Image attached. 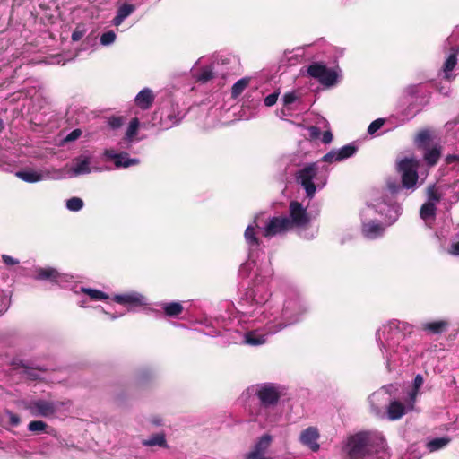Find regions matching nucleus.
<instances>
[{"label": "nucleus", "instance_id": "f257e3e1", "mask_svg": "<svg viewBox=\"0 0 459 459\" xmlns=\"http://www.w3.org/2000/svg\"><path fill=\"white\" fill-rule=\"evenodd\" d=\"M420 161L414 157L403 158L397 163L398 172L402 178V186L396 183H388L385 193L376 196L361 212V231L365 238L375 239L383 236L385 227L371 219L375 213L384 217L388 225L395 222L402 212V207L393 202L389 195L398 194L402 188L414 191L418 184V169Z\"/></svg>", "mask_w": 459, "mask_h": 459}, {"label": "nucleus", "instance_id": "f03ea898", "mask_svg": "<svg viewBox=\"0 0 459 459\" xmlns=\"http://www.w3.org/2000/svg\"><path fill=\"white\" fill-rule=\"evenodd\" d=\"M259 281L257 275L256 282L247 291V297L255 304H262L260 313L272 316L267 327L269 333H277L298 323L307 312L308 307L298 292L290 291L285 297L281 293L269 294L266 285Z\"/></svg>", "mask_w": 459, "mask_h": 459}, {"label": "nucleus", "instance_id": "7ed1b4c3", "mask_svg": "<svg viewBox=\"0 0 459 459\" xmlns=\"http://www.w3.org/2000/svg\"><path fill=\"white\" fill-rule=\"evenodd\" d=\"M411 333V325L398 320L388 322L377 331V340L380 343L389 370L401 363L407 355V337Z\"/></svg>", "mask_w": 459, "mask_h": 459}, {"label": "nucleus", "instance_id": "20e7f679", "mask_svg": "<svg viewBox=\"0 0 459 459\" xmlns=\"http://www.w3.org/2000/svg\"><path fill=\"white\" fill-rule=\"evenodd\" d=\"M343 459H389L386 442L378 431H359L343 441Z\"/></svg>", "mask_w": 459, "mask_h": 459}, {"label": "nucleus", "instance_id": "39448f33", "mask_svg": "<svg viewBox=\"0 0 459 459\" xmlns=\"http://www.w3.org/2000/svg\"><path fill=\"white\" fill-rule=\"evenodd\" d=\"M245 299L250 306V309L243 312V316L247 317V320L252 323H261L264 325L263 327H257L255 329L247 331L244 335V341L247 344L252 346H258L266 342L268 336L273 335L274 333H269L267 327L269 321L272 316H266L265 313H260L262 304H255L252 302L250 299H247V293L245 294Z\"/></svg>", "mask_w": 459, "mask_h": 459}, {"label": "nucleus", "instance_id": "423d86ee", "mask_svg": "<svg viewBox=\"0 0 459 459\" xmlns=\"http://www.w3.org/2000/svg\"><path fill=\"white\" fill-rule=\"evenodd\" d=\"M327 176L318 174L316 163H311L298 172L297 181L304 187L307 196L312 198L316 187L322 188L326 184Z\"/></svg>", "mask_w": 459, "mask_h": 459}, {"label": "nucleus", "instance_id": "0eeeda50", "mask_svg": "<svg viewBox=\"0 0 459 459\" xmlns=\"http://www.w3.org/2000/svg\"><path fill=\"white\" fill-rule=\"evenodd\" d=\"M260 216H255L253 222L247 227L244 232L245 241L248 247L249 253L248 260L240 266L239 272L241 274L248 275V271L255 264V253L260 247V240L257 237L256 229L260 228Z\"/></svg>", "mask_w": 459, "mask_h": 459}, {"label": "nucleus", "instance_id": "6e6552de", "mask_svg": "<svg viewBox=\"0 0 459 459\" xmlns=\"http://www.w3.org/2000/svg\"><path fill=\"white\" fill-rule=\"evenodd\" d=\"M255 394L257 395L262 408L258 414V420L262 421L264 415L266 414L270 406L276 404L281 397V392L279 386L273 384H264L256 385Z\"/></svg>", "mask_w": 459, "mask_h": 459}, {"label": "nucleus", "instance_id": "1a4fd4ad", "mask_svg": "<svg viewBox=\"0 0 459 459\" xmlns=\"http://www.w3.org/2000/svg\"><path fill=\"white\" fill-rule=\"evenodd\" d=\"M65 178H75L81 175L90 174L92 171H99L98 168L91 166V155L82 153L75 157L70 166H66L65 169Z\"/></svg>", "mask_w": 459, "mask_h": 459}, {"label": "nucleus", "instance_id": "9d476101", "mask_svg": "<svg viewBox=\"0 0 459 459\" xmlns=\"http://www.w3.org/2000/svg\"><path fill=\"white\" fill-rule=\"evenodd\" d=\"M61 405L59 402L38 399L27 402L25 408L34 417L49 418L60 410Z\"/></svg>", "mask_w": 459, "mask_h": 459}, {"label": "nucleus", "instance_id": "9b49d317", "mask_svg": "<svg viewBox=\"0 0 459 459\" xmlns=\"http://www.w3.org/2000/svg\"><path fill=\"white\" fill-rule=\"evenodd\" d=\"M289 224L290 230L304 229L310 222V217L307 212V208L297 201L290 204Z\"/></svg>", "mask_w": 459, "mask_h": 459}, {"label": "nucleus", "instance_id": "f8f14e48", "mask_svg": "<svg viewBox=\"0 0 459 459\" xmlns=\"http://www.w3.org/2000/svg\"><path fill=\"white\" fill-rule=\"evenodd\" d=\"M263 229V235L265 238H273L277 235H282L290 230L288 216L270 217Z\"/></svg>", "mask_w": 459, "mask_h": 459}, {"label": "nucleus", "instance_id": "ddd939ff", "mask_svg": "<svg viewBox=\"0 0 459 459\" xmlns=\"http://www.w3.org/2000/svg\"><path fill=\"white\" fill-rule=\"evenodd\" d=\"M307 74L325 86L333 85L337 79L336 72L327 68L321 63H314L309 65L307 68Z\"/></svg>", "mask_w": 459, "mask_h": 459}, {"label": "nucleus", "instance_id": "4468645a", "mask_svg": "<svg viewBox=\"0 0 459 459\" xmlns=\"http://www.w3.org/2000/svg\"><path fill=\"white\" fill-rule=\"evenodd\" d=\"M320 431L317 427L309 426L300 431L299 442L311 452L316 453L320 449Z\"/></svg>", "mask_w": 459, "mask_h": 459}, {"label": "nucleus", "instance_id": "2eb2a0df", "mask_svg": "<svg viewBox=\"0 0 459 459\" xmlns=\"http://www.w3.org/2000/svg\"><path fill=\"white\" fill-rule=\"evenodd\" d=\"M36 278L38 280L49 281L51 282H55L63 288H67L68 283L73 279V276L60 273L57 270L48 267V268H39L37 269Z\"/></svg>", "mask_w": 459, "mask_h": 459}, {"label": "nucleus", "instance_id": "dca6fc26", "mask_svg": "<svg viewBox=\"0 0 459 459\" xmlns=\"http://www.w3.org/2000/svg\"><path fill=\"white\" fill-rule=\"evenodd\" d=\"M358 146L355 143H351L340 149H333L325 154L321 160L327 163L340 162L355 155Z\"/></svg>", "mask_w": 459, "mask_h": 459}, {"label": "nucleus", "instance_id": "f3484780", "mask_svg": "<svg viewBox=\"0 0 459 459\" xmlns=\"http://www.w3.org/2000/svg\"><path fill=\"white\" fill-rule=\"evenodd\" d=\"M103 158L106 160H113L116 168H128L138 165L140 160L137 158H130L127 152H117L113 149H106L103 152Z\"/></svg>", "mask_w": 459, "mask_h": 459}, {"label": "nucleus", "instance_id": "a211bd4d", "mask_svg": "<svg viewBox=\"0 0 459 459\" xmlns=\"http://www.w3.org/2000/svg\"><path fill=\"white\" fill-rule=\"evenodd\" d=\"M182 117L178 108L171 107L161 110L159 124L154 123L153 126H159L160 129L166 130L177 126L181 121Z\"/></svg>", "mask_w": 459, "mask_h": 459}, {"label": "nucleus", "instance_id": "6ab92c4d", "mask_svg": "<svg viewBox=\"0 0 459 459\" xmlns=\"http://www.w3.org/2000/svg\"><path fill=\"white\" fill-rule=\"evenodd\" d=\"M410 398L407 397L405 403H402L399 401H392L387 407V417L391 420H396L401 419L405 413L412 411L414 408H409Z\"/></svg>", "mask_w": 459, "mask_h": 459}, {"label": "nucleus", "instance_id": "aec40b11", "mask_svg": "<svg viewBox=\"0 0 459 459\" xmlns=\"http://www.w3.org/2000/svg\"><path fill=\"white\" fill-rule=\"evenodd\" d=\"M113 300L118 304L130 306H143L147 304L145 297L138 292L117 294L114 296Z\"/></svg>", "mask_w": 459, "mask_h": 459}, {"label": "nucleus", "instance_id": "412c9836", "mask_svg": "<svg viewBox=\"0 0 459 459\" xmlns=\"http://www.w3.org/2000/svg\"><path fill=\"white\" fill-rule=\"evenodd\" d=\"M16 176L22 180L28 183H36L45 179L53 178L49 171L35 170V169H23L18 171Z\"/></svg>", "mask_w": 459, "mask_h": 459}, {"label": "nucleus", "instance_id": "4be33fe9", "mask_svg": "<svg viewBox=\"0 0 459 459\" xmlns=\"http://www.w3.org/2000/svg\"><path fill=\"white\" fill-rule=\"evenodd\" d=\"M139 125L140 123L137 117H134L130 121L123 141L118 143L119 149H128L131 147L132 143L136 141L135 136L137 134Z\"/></svg>", "mask_w": 459, "mask_h": 459}, {"label": "nucleus", "instance_id": "5701e85b", "mask_svg": "<svg viewBox=\"0 0 459 459\" xmlns=\"http://www.w3.org/2000/svg\"><path fill=\"white\" fill-rule=\"evenodd\" d=\"M459 54L458 48H452V52L445 61L443 65V74H444V79H446L448 82H451L455 79V74H453L452 72L454 68L455 67V65L457 63V56Z\"/></svg>", "mask_w": 459, "mask_h": 459}, {"label": "nucleus", "instance_id": "b1692460", "mask_svg": "<svg viewBox=\"0 0 459 459\" xmlns=\"http://www.w3.org/2000/svg\"><path fill=\"white\" fill-rule=\"evenodd\" d=\"M368 400L372 411L377 416H382L384 413L382 411V405L386 401V392L384 390L375 392L369 396Z\"/></svg>", "mask_w": 459, "mask_h": 459}, {"label": "nucleus", "instance_id": "393cba45", "mask_svg": "<svg viewBox=\"0 0 459 459\" xmlns=\"http://www.w3.org/2000/svg\"><path fill=\"white\" fill-rule=\"evenodd\" d=\"M153 100L154 95L148 88L143 89L134 99L135 104L142 109L150 108Z\"/></svg>", "mask_w": 459, "mask_h": 459}, {"label": "nucleus", "instance_id": "a878e982", "mask_svg": "<svg viewBox=\"0 0 459 459\" xmlns=\"http://www.w3.org/2000/svg\"><path fill=\"white\" fill-rule=\"evenodd\" d=\"M135 10V6L132 4H123L117 9V14L112 20V24L116 27L121 25V23L131 15Z\"/></svg>", "mask_w": 459, "mask_h": 459}, {"label": "nucleus", "instance_id": "bb28decb", "mask_svg": "<svg viewBox=\"0 0 459 459\" xmlns=\"http://www.w3.org/2000/svg\"><path fill=\"white\" fill-rule=\"evenodd\" d=\"M272 442L273 437L270 434H264L255 441L251 450L266 455Z\"/></svg>", "mask_w": 459, "mask_h": 459}, {"label": "nucleus", "instance_id": "cd10ccee", "mask_svg": "<svg viewBox=\"0 0 459 459\" xmlns=\"http://www.w3.org/2000/svg\"><path fill=\"white\" fill-rule=\"evenodd\" d=\"M449 324L446 320H438L434 322H426L421 324V329L431 333L438 334L445 332Z\"/></svg>", "mask_w": 459, "mask_h": 459}, {"label": "nucleus", "instance_id": "c85d7f7f", "mask_svg": "<svg viewBox=\"0 0 459 459\" xmlns=\"http://www.w3.org/2000/svg\"><path fill=\"white\" fill-rule=\"evenodd\" d=\"M142 445L143 446L153 447L159 446L162 448H167L168 444L166 440V437L164 433H157L151 436L149 438L143 439Z\"/></svg>", "mask_w": 459, "mask_h": 459}, {"label": "nucleus", "instance_id": "c756f323", "mask_svg": "<svg viewBox=\"0 0 459 459\" xmlns=\"http://www.w3.org/2000/svg\"><path fill=\"white\" fill-rule=\"evenodd\" d=\"M424 383V379L421 375H417L413 380V385L411 390L408 392V396L410 398V405L409 408H414L417 396L419 394V390L422 386Z\"/></svg>", "mask_w": 459, "mask_h": 459}, {"label": "nucleus", "instance_id": "7c9ffc66", "mask_svg": "<svg viewBox=\"0 0 459 459\" xmlns=\"http://www.w3.org/2000/svg\"><path fill=\"white\" fill-rule=\"evenodd\" d=\"M424 151L425 152H424L423 158H424V160L427 162V164L429 166L436 165L440 158V155H441L440 147L434 146L431 148H426V149H424Z\"/></svg>", "mask_w": 459, "mask_h": 459}, {"label": "nucleus", "instance_id": "2f4dec72", "mask_svg": "<svg viewBox=\"0 0 459 459\" xmlns=\"http://www.w3.org/2000/svg\"><path fill=\"white\" fill-rule=\"evenodd\" d=\"M450 441L451 439L447 437H437L429 440L426 444V447L430 453L436 452L446 446Z\"/></svg>", "mask_w": 459, "mask_h": 459}, {"label": "nucleus", "instance_id": "473e14b6", "mask_svg": "<svg viewBox=\"0 0 459 459\" xmlns=\"http://www.w3.org/2000/svg\"><path fill=\"white\" fill-rule=\"evenodd\" d=\"M250 82L249 78H241L240 80L237 81L231 89V95L232 98L236 99L238 98L248 86Z\"/></svg>", "mask_w": 459, "mask_h": 459}, {"label": "nucleus", "instance_id": "72a5a7b5", "mask_svg": "<svg viewBox=\"0 0 459 459\" xmlns=\"http://www.w3.org/2000/svg\"><path fill=\"white\" fill-rule=\"evenodd\" d=\"M163 310L168 316H177L183 311V307L179 302H169L163 304Z\"/></svg>", "mask_w": 459, "mask_h": 459}, {"label": "nucleus", "instance_id": "f704fd0d", "mask_svg": "<svg viewBox=\"0 0 459 459\" xmlns=\"http://www.w3.org/2000/svg\"><path fill=\"white\" fill-rule=\"evenodd\" d=\"M300 100L301 94L298 91H288L282 97L283 106L290 108L291 104L300 101Z\"/></svg>", "mask_w": 459, "mask_h": 459}, {"label": "nucleus", "instance_id": "c9c22d12", "mask_svg": "<svg viewBox=\"0 0 459 459\" xmlns=\"http://www.w3.org/2000/svg\"><path fill=\"white\" fill-rule=\"evenodd\" d=\"M81 292L87 294L92 300H105L108 299V296L106 293L95 289L82 287Z\"/></svg>", "mask_w": 459, "mask_h": 459}, {"label": "nucleus", "instance_id": "e433bc0d", "mask_svg": "<svg viewBox=\"0 0 459 459\" xmlns=\"http://www.w3.org/2000/svg\"><path fill=\"white\" fill-rule=\"evenodd\" d=\"M436 214V206L432 204L425 203L420 212V215L422 220L427 221L429 219H432L435 217Z\"/></svg>", "mask_w": 459, "mask_h": 459}, {"label": "nucleus", "instance_id": "4c0bfd02", "mask_svg": "<svg viewBox=\"0 0 459 459\" xmlns=\"http://www.w3.org/2000/svg\"><path fill=\"white\" fill-rule=\"evenodd\" d=\"M83 201L80 197H72L66 201L65 207L71 212H79L83 207Z\"/></svg>", "mask_w": 459, "mask_h": 459}, {"label": "nucleus", "instance_id": "58836bf2", "mask_svg": "<svg viewBox=\"0 0 459 459\" xmlns=\"http://www.w3.org/2000/svg\"><path fill=\"white\" fill-rule=\"evenodd\" d=\"M428 204H432L433 205H437V204L441 199V194L438 192L437 188L435 186H430L428 188Z\"/></svg>", "mask_w": 459, "mask_h": 459}, {"label": "nucleus", "instance_id": "ea45409f", "mask_svg": "<svg viewBox=\"0 0 459 459\" xmlns=\"http://www.w3.org/2000/svg\"><path fill=\"white\" fill-rule=\"evenodd\" d=\"M195 77L198 82L204 83L213 77V71L211 66H205L199 74H195Z\"/></svg>", "mask_w": 459, "mask_h": 459}, {"label": "nucleus", "instance_id": "a19ab883", "mask_svg": "<svg viewBox=\"0 0 459 459\" xmlns=\"http://www.w3.org/2000/svg\"><path fill=\"white\" fill-rule=\"evenodd\" d=\"M429 139H430L429 132L427 130H423L417 134V136L415 138V143L419 147L426 149L427 143H429Z\"/></svg>", "mask_w": 459, "mask_h": 459}, {"label": "nucleus", "instance_id": "79ce46f5", "mask_svg": "<svg viewBox=\"0 0 459 459\" xmlns=\"http://www.w3.org/2000/svg\"><path fill=\"white\" fill-rule=\"evenodd\" d=\"M47 428H48V425L42 420H33V421H30L28 425V429L30 432H34V433L46 432Z\"/></svg>", "mask_w": 459, "mask_h": 459}, {"label": "nucleus", "instance_id": "37998d69", "mask_svg": "<svg viewBox=\"0 0 459 459\" xmlns=\"http://www.w3.org/2000/svg\"><path fill=\"white\" fill-rule=\"evenodd\" d=\"M117 35L113 30H108L100 36V42L102 46H109L116 40Z\"/></svg>", "mask_w": 459, "mask_h": 459}, {"label": "nucleus", "instance_id": "c03bdc74", "mask_svg": "<svg viewBox=\"0 0 459 459\" xmlns=\"http://www.w3.org/2000/svg\"><path fill=\"white\" fill-rule=\"evenodd\" d=\"M385 124V119L377 118L374 120L368 127V133L373 135L377 130H379Z\"/></svg>", "mask_w": 459, "mask_h": 459}, {"label": "nucleus", "instance_id": "a18cd8bd", "mask_svg": "<svg viewBox=\"0 0 459 459\" xmlns=\"http://www.w3.org/2000/svg\"><path fill=\"white\" fill-rule=\"evenodd\" d=\"M279 94H280L279 91H274V92L269 94L268 96H266L264 100V105L266 107L273 106L278 100Z\"/></svg>", "mask_w": 459, "mask_h": 459}, {"label": "nucleus", "instance_id": "49530a36", "mask_svg": "<svg viewBox=\"0 0 459 459\" xmlns=\"http://www.w3.org/2000/svg\"><path fill=\"white\" fill-rule=\"evenodd\" d=\"M245 459H273V458L269 457L264 454H258L255 451L250 450L248 453L246 454Z\"/></svg>", "mask_w": 459, "mask_h": 459}, {"label": "nucleus", "instance_id": "de8ad7c7", "mask_svg": "<svg viewBox=\"0 0 459 459\" xmlns=\"http://www.w3.org/2000/svg\"><path fill=\"white\" fill-rule=\"evenodd\" d=\"M82 134V131L80 129H74L71 133H69L65 138V142H73L77 140Z\"/></svg>", "mask_w": 459, "mask_h": 459}, {"label": "nucleus", "instance_id": "09e8293b", "mask_svg": "<svg viewBox=\"0 0 459 459\" xmlns=\"http://www.w3.org/2000/svg\"><path fill=\"white\" fill-rule=\"evenodd\" d=\"M2 261L7 266H13L19 264V260L16 258H13L8 255H2Z\"/></svg>", "mask_w": 459, "mask_h": 459}, {"label": "nucleus", "instance_id": "8fccbe9b", "mask_svg": "<svg viewBox=\"0 0 459 459\" xmlns=\"http://www.w3.org/2000/svg\"><path fill=\"white\" fill-rule=\"evenodd\" d=\"M333 138V134H332L331 130H330V129H327V130H325V131L322 134L321 141H322V143H325V144H329V143H332Z\"/></svg>", "mask_w": 459, "mask_h": 459}, {"label": "nucleus", "instance_id": "3c124183", "mask_svg": "<svg viewBox=\"0 0 459 459\" xmlns=\"http://www.w3.org/2000/svg\"><path fill=\"white\" fill-rule=\"evenodd\" d=\"M309 136L312 139H317L321 135V131L317 126H312L308 127Z\"/></svg>", "mask_w": 459, "mask_h": 459}, {"label": "nucleus", "instance_id": "603ef678", "mask_svg": "<svg viewBox=\"0 0 459 459\" xmlns=\"http://www.w3.org/2000/svg\"><path fill=\"white\" fill-rule=\"evenodd\" d=\"M448 253L452 255H459V240L451 244Z\"/></svg>", "mask_w": 459, "mask_h": 459}, {"label": "nucleus", "instance_id": "864d4df0", "mask_svg": "<svg viewBox=\"0 0 459 459\" xmlns=\"http://www.w3.org/2000/svg\"><path fill=\"white\" fill-rule=\"evenodd\" d=\"M7 414L9 416L10 423L13 426H17L20 423V417L18 415L13 413L11 411H8Z\"/></svg>", "mask_w": 459, "mask_h": 459}, {"label": "nucleus", "instance_id": "5fc2aeb1", "mask_svg": "<svg viewBox=\"0 0 459 459\" xmlns=\"http://www.w3.org/2000/svg\"><path fill=\"white\" fill-rule=\"evenodd\" d=\"M418 85H410L405 89V92L408 95L413 96L418 92Z\"/></svg>", "mask_w": 459, "mask_h": 459}, {"label": "nucleus", "instance_id": "6e6d98bb", "mask_svg": "<svg viewBox=\"0 0 459 459\" xmlns=\"http://www.w3.org/2000/svg\"><path fill=\"white\" fill-rule=\"evenodd\" d=\"M438 91L444 96H448L450 94L451 90L449 86H440L438 88Z\"/></svg>", "mask_w": 459, "mask_h": 459}, {"label": "nucleus", "instance_id": "4d7b16f0", "mask_svg": "<svg viewBox=\"0 0 459 459\" xmlns=\"http://www.w3.org/2000/svg\"><path fill=\"white\" fill-rule=\"evenodd\" d=\"M82 34L79 31H74L72 34V39L74 41H78L82 38Z\"/></svg>", "mask_w": 459, "mask_h": 459}, {"label": "nucleus", "instance_id": "13d9d810", "mask_svg": "<svg viewBox=\"0 0 459 459\" xmlns=\"http://www.w3.org/2000/svg\"><path fill=\"white\" fill-rule=\"evenodd\" d=\"M277 422V419L276 418H270V419H264V424L266 426L268 425H273V424H275Z\"/></svg>", "mask_w": 459, "mask_h": 459}, {"label": "nucleus", "instance_id": "bf43d9fd", "mask_svg": "<svg viewBox=\"0 0 459 459\" xmlns=\"http://www.w3.org/2000/svg\"><path fill=\"white\" fill-rule=\"evenodd\" d=\"M105 314L108 315V312L104 311ZM123 314H119V315H110L109 314V316H110V319L114 320V319H117L118 318L119 316H121Z\"/></svg>", "mask_w": 459, "mask_h": 459}, {"label": "nucleus", "instance_id": "052dcab7", "mask_svg": "<svg viewBox=\"0 0 459 459\" xmlns=\"http://www.w3.org/2000/svg\"><path fill=\"white\" fill-rule=\"evenodd\" d=\"M271 274H272V270H271V268H267V270H266V275H265V276H264V278H265V277H269Z\"/></svg>", "mask_w": 459, "mask_h": 459}, {"label": "nucleus", "instance_id": "680f3d73", "mask_svg": "<svg viewBox=\"0 0 459 459\" xmlns=\"http://www.w3.org/2000/svg\"><path fill=\"white\" fill-rule=\"evenodd\" d=\"M79 304H80V307H86L85 302L82 301V300L80 301Z\"/></svg>", "mask_w": 459, "mask_h": 459}, {"label": "nucleus", "instance_id": "e2e57ef3", "mask_svg": "<svg viewBox=\"0 0 459 459\" xmlns=\"http://www.w3.org/2000/svg\"><path fill=\"white\" fill-rule=\"evenodd\" d=\"M324 126L328 127V122L325 119H323Z\"/></svg>", "mask_w": 459, "mask_h": 459}, {"label": "nucleus", "instance_id": "0e129e2a", "mask_svg": "<svg viewBox=\"0 0 459 459\" xmlns=\"http://www.w3.org/2000/svg\"><path fill=\"white\" fill-rule=\"evenodd\" d=\"M159 115V112L154 113V117H157Z\"/></svg>", "mask_w": 459, "mask_h": 459}, {"label": "nucleus", "instance_id": "69168bd1", "mask_svg": "<svg viewBox=\"0 0 459 459\" xmlns=\"http://www.w3.org/2000/svg\"><path fill=\"white\" fill-rule=\"evenodd\" d=\"M2 126V121L0 120V127Z\"/></svg>", "mask_w": 459, "mask_h": 459}]
</instances>
